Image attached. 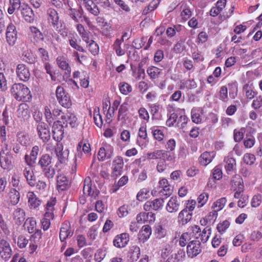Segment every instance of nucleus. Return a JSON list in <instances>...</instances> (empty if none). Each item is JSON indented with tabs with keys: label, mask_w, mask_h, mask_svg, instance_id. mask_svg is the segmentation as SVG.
<instances>
[{
	"label": "nucleus",
	"mask_w": 262,
	"mask_h": 262,
	"mask_svg": "<svg viewBox=\"0 0 262 262\" xmlns=\"http://www.w3.org/2000/svg\"><path fill=\"white\" fill-rule=\"evenodd\" d=\"M11 94L18 101H30L32 99L29 88L22 83H15L11 89Z\"/></svg>",
	"instance_id": "nucleus-1"
},
{
	"label": "nucleus",
	"mask_w": 262,
	"mask_h": 262,
	"mask_svg": "<svg viewBox=\"0 0 262 262\" xmlns=\"http://www.w3.org/2000/svg\"><path fill=\"white\" fill-rule=\"evenodd\" d=\"M188 118L185 115L184 109L178 108L176 112L171 114L166 121L169 126H177L183 128L187 124Z\"/></svg>",
	"instance_id": "nucleus-2"
},
{
	"label": "nucleus",
	"mask_w": 262,
	"mask_h": 262,
	"mask_svg": "<svg viewBox=\"0 0 262 262\" xmlns=\"http://www.w3.org/2000/svg\"><path fill=\"white\" fill-rule=\"evenodd\" d=\"M56 95L59 103L66 108H69L72 105V101L69 95L67 93L63 88L58 86L56 90Z\"/></svg>",
	"instance_id": "nucleus-3"
},
{
	"label": "nucleus",
	"mask_w": 262,
	"mask_h": 262,
	"mask_svg": "<svg viewBox=\"0 0 262 262\" xmlns=\"http://www.w3.org/2000/svg\"><path fill=\"white\" fill-rule=\"evenodd\" d=\"M6 35L7 43L9 46H13L17 40V32L15 26L11 22L7 27Z\"/></svg>",
	"instance_id": "nucleus-4"
},
{
	"label": "nucleus",
	"mask_w": 262,
	"mask_h": 262,
	"mask_svg": "<svg viewBox=\"0 0 262 262\" xmlns=\"http://www.w3.org/2000/svg\"><path fill=\"white\" fill-rule=\"evenodd\" d=\"M44 114L46 121L49 124H51L54 122V120H60L62 114L64 113L62 112L61 110L58 108H55L52 110V112H51L48 106H46Z\"/></svg>",
	"instance_id": "nucleus-5"
},
{
	"label": "nucleus",
	"mask_w": 262,
	"mask_h": 262,
	"mask_svg": "<svg viewBox=\"0 0 262 262\" xmlns=\"http://www.w3.org/2000/svg\"><path fill=\"white\" fill-rule=\"evenodd\" d=\"M164 200L161 198L156 199L152 201H148L144 205V209L146 211H159L162 209Z\"/></svg>",
	"instance_id": "nucleus-6"
},
{
	"label": "nucleus",
	"mask_w": 262,
	"mask_h": 262,
	"mask_svg": "<svg viewBox=\"0 0 262 262\" xmlns=\"http://www.w3.org/2000/svg\"><path fill=\"white\" fill-rule=\"evenodd\" d=\"M146 156L148 160L162 159L171 161L172 159V157L168 151L164 150H156L153 152H148Z\"/></svg>",
	"instance_id": "nucleus-7"
},
{
	"label": "nucleus",
	"mask_w": 262,
	"mask_h": 262,
	"mask_svg": "<svg viewBox=\"0 0 262 262\" xmlns=\"http://www.w3.org/2000/svg\"><path fill=\"white\" fill-rule=\"evenodd\" d=\"M201 252V243L198 240H192L187 246V254L188 257L193 258Z\"/></svg>",
	"instance_id": "nucleus-8"
},
{
	"label": "nucleus",
	"mask_w": 262,
	"mask_h": 262,
	"mask_svg": "<svg viewBox=\"0 0 262 262\" xmlns=\"http://www.w3.org/2000/svg\"><path fill=\"white\" fill-rule=\"evenodd\" d=\"M12 254V249L10 244L4 239L0 240V256L5 260H8Z\"/></svg>",
	"instance_id": "nucleus-9"
},
{
	"label": "nucleus",
	"mask_w": 262,
	"mask_h": 262,
	"mask_svg": "<svg viewBox=\"0 0 262 262\" xmlns=\"http://www.w3.org/2000/svg\"><path fill=\"white\" fill-rule=\"evenodd\" d=\"M16 73L19 79L24 82L28 81L30 78L31 74L29 68L23 63L17 66Z\"/></svg>",
	"instance_id": "nucleus-10"
},
{
	"label": "nucleus",
	"mask_w": 262,
	"mask_h": 262,
	"mask_svg": "<svg viewBox=\"0 0 262 262\" xmlns=\"http://www.w3.org/2000/svg\"><path fill=\"white\" fill-rule=\"evenodd\" d=\"M113 147L110 144H105L99 149L98 158L99 161H105L110 159L113 154Z\"/></svg>",
	"instance_id": "nucleus-11"
},
{
	"label": "nucleus",
	"mask_w": 262,
	"mask_h": 262,
	"mask_svg": "<svg viewBox=\"0 0 262 262\" xmlns=\"http://www.w3.org/2000/svg\"><path fill=\"white\" fill-rule=\"evenodd\" d=\"M25 20L30 23L34 20V13L32 8L26 3H23V6L18 11Z\"/></svg>",
	"instance_id": "nucleus-12"
},
{
	"label": "nucleus",
	"mask_w": 262,
	"mask_h": 262,
	"mask_svg": "<svg viewBox=\"0 0 262 262\" xmlns=\"http://www.w3.org/2000/svg\"><path fill=\"white\" fill-rule=\"evenodd\" d=\"M124 166L123 158L121 157H116L112 163V177H117L120 176Z\"/></svg>",
	"instance_id": "nucleus-13"
},
{
	"label": "nucleus",
	"mask_w": 262,
	"mask_h": 262,
	"mask_svg": "<svg viewBox=\"0 0 262 262\" xmlns=\"http://www.w3.org/2000/svg\"><path fill=\"white\" fill-rule=\"evenodd\" d=\"M37 134L43 142H48L50 139V132L43 122H39L37 126Z\"/></svg>",
	"instance_id": "nucleus-14"
},
{
	"label": "nucleus",
	"mask_w": 262,
	"mask_h": 262,
	"mask_svg": "<svg viewBox=\"0 0 262 262\" xmlns=\"http://www.w3.org/2000/svg\"><path fill=\"white\" fill-rule=\"evenodd\" d=\"M42 232L41 230H37L30 238V244L28 250L30 254H33L37 249L38 244L41 238Z\"/></svg>",
	"instance_id": "nucleus-15"
},
{
	"label": "nucleus",
	"mask_w": 262,
	"mask_h": 262,
	"mask_svg": "<svg viewBox=\"0 0 262 262\" xmlns=\"http://www.w3.org/2000/svg\"><path fill=\"white\" fill-rule=\"evenodd\" d=\"M83 192L85 195L91 196L96 199L99 194V191L95 188H92L91 181L90 177L86 178L83 182Z\"/></svg>",
	"instance_id": "nucleus-16"
},
{
	"label": "nucleus",
	"mask_w": 262,
	"mask_h": 262,
	"mask_svg": "<svg viewBox=\"0 0 262 262\" xmlns=\"http://www.w3.org/2000/svg\"><path fill=\"white\" fill-rule=\"evenodd\" d=\"M129 241V234L127 233H123L115 236L113 240V244L117 248H122L127 245Z\"/></svg>",
	"instance_id": "nucleus-17"
},
{
	"label": "nucleus",
	"mask_w": 262,
	"mask_h": 262,
	"mask_svg": "<svg viewBox=\"0 0 262 262\" xmlns=\"http://www.w3.org/2000/svg\"><path fill=\"white\" fill-rule=\"evenodd\" d=\"M180 204V201L178 197L172 196L167 203L165 209L169 213H176L179 210Z\"/></svg>",
	"instance_id": "nucleus-18"
},
{
	"label": "nucleus",
	"mask_w": 262,
	"mask_h": 262,
	"mask_svg": "<svg viewBox=\"0 0 262 262\" xmlns=\"http://www.w3.org/2000/svg\"><path fill=\"white\" fill-rule=\"evenodd\" d=\"M59 120L62 122V125L65 127H67L68 124H70L72 127L76 125L77 118L74 114L71 113L67 112L62 114Z\"/></svg>",
	"instance_id": "nucleus-19"
},
{
	"label": "nucleus",
	"mask_w": 262,
	"mask_h": 262,
	"mask_svg": "<svg viewBox=\"0 0 262 262\" xmlns=\"http://www.w3.org/2000/svg\"><path fill=\"white\" fill-rule=\"evenodd\" d=\"M73 234V231L71 229L70 223L64 222L60 228L59 238L61 242H63L67 238L71 237Z\"/></svg>",
	"instance_id": "nucleus-20"
},
{
	"label": "nucleus",
	"mask_w": 262,
	"mask_h": 262,
	"mask_svg": "<svg viewBox=\"0 0 262 262\" xmlns=\"http://www.w3.org/2000/svg\"><path fill=\"white\" fill-rule=\"evenodd\" d=\"M29 36L32 42L36 44L42 41L44 37L42 33L36 27L31 26L29 28Z\"/></svg>",
	"instance_id": "nucleus-21"
},
{
	"label": "nucleus",
	"mask_w": 262,
	"mask_h": 262,
	"mask_svg": "<svg viewBox=\"0 0 262 262\" xmlns=\"http://www.w3.org/2000/svg\"><path fill=\"white\" fill-rule=\"evenodd\" d=\"M56 63L58 67L64 73V75L68 76L71 75V68L69 63L65 57L58 56L56 58Z\"/></svg>",
	"instance_id": "nucleus-22"
},
{
	"label": "nucleus",
	"mask_w": 262,
	"mask_h": 262,
	"mask_svg": "<svg viewBox=\"0 0 262 262\" xmlns=\"http://www.w3.org/2000/svg\"><path fill=\"white\" fill-rule=\"evenodd\" d=\"M224 167L227 174H230L236 171V163L235 160L228 155L225 157Z\"/></svg>",
	"instance_id": "nucleus-23"
},
{
	"label": "nucleus",
	"mask_w": 262,
	"mask_h": 262,
	"mask_svg": "<svg viewBox=\"0 0 262 262\" xmlns=\"http://www.w3.org/2000/svg\"><path fill=\"white\" fill-rule=\"evenodd\" d=\"M55 152L58 160L61 163H65L68 159L69 154L68 149L63 150V146L62 144L58 143L55 148Z\"/></svg>",
	"instance_id": "nucleus-24"
},
{
	"label": "nucleus",
	"mask_w": 262,
	"mask_h": 262,
	"mask_svg": "<svg viewBox=\"0 0 262 262\" xmlns=\"http://www.w3.org/2000/svg\"><path fill=\"white\" fill-rule=\"evenodd\" d=\"M39 151V146L35 145L32 148L29 157L28 155H25V159L27 166H31L32 164L35 163Z\"/></svg>",
	"instance_id": "nucleus-25"
},
{
	"label": "nucleus",
	"mask_w": 262,
	"mask_h": 262,
	"mask_svg": "<svg viewBox=\"0 0 262 262\" xmlns=\"http://www.w3.org/2000/svg\"><path fill=\"white\" fill-rule=\"evenodd\" d=\"M78 38L77 34L70 33L68 36V42L70 46L77 51L84 53L85 52V50L78 43Z\"/></svg>",
	"instance_id": "nucleus-26"
},
{
	"label": "nucleus",
	"mask_w": 262,
	"mask_h": 262,
	"mask_svg": "<svg viewBox=\"0 0 262 262\" xmlns=\"http://www.w3.org/2000/svg\"><path fill=\"white\" fill-rule=\"evenodd\" d=\"M28 203L31 209H36L41 204V201L37 198L33 191H29L27 193Z\"/></svg>",
	"instance_id": "nucleus-27"
},
{
	"label": "nucleus",
	"mask_w": 262,
	"mask_h": 262,
	"mask_svg": "<svg viewBox=\"0 0 262 262\" xmlns=\"http://www.w3.org/2000/svg\"><path fill=\"white\" fill-rule=\"evenodd\" d=\"M159 185L160 188V192L163 195L166 196L170 195L172 192V187L169 185L168 180L166 179L163 178L159 182Z\"/></svg>",
	"instance_id": "nucleus-28"
},
{
	"label": "nucleus",
	"mask_w": 262,
	"mask_h": 262,
	"mask_svg": "<svg viewBox=\"0 0 262 262\" xmlns=\"http://www.w3.org/2000/svg\"><path fill=\"white\" fill-rule=\"evenodd\" d=\"M79 1L83 2V5L84 7L90 13L92 14L97 16L99 13L100 11L97 6L93 2L92 0H78Z\"/></svg>",
	"instance_id": "nucleus-29"
},
{
	"label": "nucleus",
	"mask_w": 262,
	"mask_h": 262,
	"mask_svg": "<svg viewBox=\"0 0 262 262\" xmlns=\"http://www.w3.org/2000/svg\"><path fill=\"white\" fill-rule=\"evenodd\" d=\"M140 248L138 246H132L129 247L127 257L130 262L137 261L140 256Z\"/></svg>",
	"instance_id": "nucleus-30"
},
{
	"label": "nucleus",
	"mask_w": 262,
	"mask_h": 262,
	"mask_svg": "<svg viewBox=\"0 0 262 262\" xmlns=\"http://www.w3.org/2000/svg\"><path fill=\"white\" fill-rule=\"evenodd\" d=\"M192 213L186 209H183L180 212L178 216V222L182 225L186 224L192 219Z\"/></svg>",
	"instance_id": "nucleus-31"
},
{
	"label": "nucleus",
	"mask_w": 262,
	"mask_h": 262,
	"mask_svg": "<svg viewBox=\"0 0 262 262\" xmlns=\"http://www.w3.org/2000/svg\"><path fill=\"white\" fill-rule=\"evenodd\" d=\"M17 116L21 120H27L30 116L29 106L25 103L20 104L17 110Z\"/></svg>",
	"instance_id": "nucleus-32"
},
{
	"label": "nucleus",
	"mask_w": 262,
	"mask_h": 262,
	"mask_svg": "<svg viewBox=\"0 0 262 262\" xmlns=\"http://www.w3.org/2000/svg\"><path fill=\"white\" fill-rule=\"evenodd\" d=\"M226 202V198H222L213 203L211 208L213 209L212 213L214 217L217 216V212L223 209Z\"/></svg>",
	"instance_id": "nucleus-33"
},
{
	"label": "nucleus",
	"mask_w": 262,
	"mask_h": 262,
	"mask_svg": "<svg viewBox=\"0 0 262 262\" xmlns=\"http://www.w3.org/2000/svg\"><path fill=\"white\" fill-rule=\"evenodd\" d=\"M149 216H150V222H155L156 219V215L152 212H140L139 213L136 217V220L137 223L143 224L145 222H147Z\"/></svg>",
	"instance_id": "nucleus-34"
},
{
	"label": "nucleus",
	"mask_w": 262,
	"mask_h": 262,
	"mask_svg": "<svg viewBox=\"0 0 262 262\" xmlns=\"http://www.w3.org/2000/svg\"><path fill=\"white\" fill-rule=\"evenodd\" d=\"M12 154L0 155L1 167L4 169H10L12 167Z\"/></svg>",
	"instance_id": "nucleus-35"
},
{
	"label": "nucleus",
	"mask_w": 262,
	"mask_h": 262,
	"mask_svg": "<svg viewBox=\"0 0 262 262\" xmlns=\"http://www.w3.org/2000/svg\"><path fill=\"white\" fill-rule=\"evenodd\" d=\"M151 234V228L148 225H144L139 233V239L143 242L146 241Z\"/></svg>",
	"instance_id": "nucleus-36"
},
{
	"label": "nucleus",
	"mask_w": 262,
	"mask_h": 262,
	"mask_svg": "<svg viewBox=\"0 0 262 262\" xmlns=\"http://www.w3.org/2000/svg\"><path fill=\"white\" fill-rule=\"evenodd\" d=\"M13 220L17 225H20L25 220L26 214L24 209L17 208L13 212Z\"/></svg>",
	"instance_id": "nucleus-37"
},
{
	"label": "nucleus",
	"mask_w": 262,
	"mask_h": 262,
	"mask_svg": "<svg viewBox=\"0 0 262 262\" xmlns=\"http://www.w3.org/2000/svg\"><path fill=\"white\" fill-rule=\"evenodd\" d=\"M203 110L199 107H193L191 111V119L193 122L199 124L203 120Z\"/></svg>",
	"instance_id": "nucleus-38"
},
{
	"label": "nucleus",
	"mask_w": 262,
	"mask_h": 262,
	"mask_svg": "<svg viewBox=\"0 0 262 262\" xmlns=\"http://www.w3.org/2000/svg\"><path fill=\"white\" fill-rule=\"evenodd\" d=\"M9 6L7 9L9 14H12L15 12H18L23 6L21 0H9Z\"/></svg>",
	"instance_id": "nucleus-39"
},
{
	"label": "nucleus",
	"mask_w": 262,
	"mask_h": 262,
	"mask_svg": "<svg viewBox=\"0 0 262 262\" xmlns=\"http://www.w3.org/2000/svg\"><path fill=\"white\" fill-rule=\"evenodd\" d=\"M48 20L53 26L57 25L59 16L57 11L52 8H49L47 10Z\"/></svg>",
	"instance_id": "nucleus-40"
},
{
	"label": "nucleus",
	"mask_w": 262,
	"mask_h": 262,
	"mask_svg": "<svg viewBox=\"0 0 262 262\" xmlns=\"http://www.w3.org/2000/svg\"><path fill=\"white\" fill-rule=\"evenodd\" d=\"M214 152L206 151L203 152L199 158V161L202 165H207L210 163L214 157Z\"/></svg>",
	"instance_id": "nucleus-41"
},
{
	"label": "nucleus",
	"mask_w": 262,
	"mask_h": 262,
	"mask_svg": "<svg viewBox=\"0 0 262 262\" xmlns=\"http://www.w3.org/2000/svg\"><path fill=\"white\" fill-rule=\"evenodd\" d=\"M51 164L52 157L49 155L45 154L40 157L37 164L41 169L51 165Z\"/></svg>",
	"instance_id": "nucleus-42"
},
{
	"label": "nucleus",
	"mask_w": 262,
	"mask_h": 262,
	"mask_svg": "<svg viewBox=\"0 0 262 262\" xmlns=\"http://www.w3.org/2000/svg\"><path fill=\"white\" fill-rule=\"evenodd\" d=\"M17 142L23 146H27L30 144V139L28 134L19 132L16 135Z\"/></svg>",
	"instance_id": "nucleus-43"
},
{
	"label": "nucleus",
	"mask_w": 262,
	"mask_h": 262,
	"mask_svg": "<svg viewBox=\"0 0 262 262\" xmlns=\"http://www.w3.org/2000/svg\"><path fill=\"white\" fill-rule=\"evenodd\" d=\"M97 25L101 28L102 31L108 33L111 30V25L108 23L103 17H97L96 18Z\"/></svg>",
	"instance_id": "nucleus-44"
},
{
	"label": "nucleus",
	"mask_w": 262,
	"mask_h": 262,
	"mask_svg": "<svg viewBox=\"0 0 262 262\" xmlns=\"http://www.w3.org/2000/svg\"><path fill=\"white\" fill-rule=\"evenodd\" d=\"M68 187V181L66 177L59 176L57 178V188L58 191H63Z\"/></svg>",
	"instance_id": "nucleus-45"
},
{
	"label": "nucleus",
	"mask_w": 262,
	"mask_h": 262,
	"mask_svg": "<svg viewBox=\"0 0 262 262\" xmlns=\"http://www.w3.org/2000/svg\"><path fill=\"white\" fill-rule=\"evenodd\" d=\"M122 42L123 39L117 38L112 45L113 50H115L116 55L118 56H123L125 54V50L121 47Z\"/></svg>",
	"instance_id": "nucleus-46"
},
{
	"label": "nucleus",
	"mask_w": 262,
	"mask_h": 262,
	"mask_svg": "<svg viewBox=\"0 0 262 262\" xmlns=\"http://www.w3.org/2000/svg\"><path fill=\"white\" fill-rule=\"evenodd\" d=\"M28 231L30 233H35L36 231V222L33 217H29L26 220L25 223ZM37 230H39L37 229Z\"/></svg>",
	"instance_id": "nucleus-47"
},
{
	"label": "nucleus",
	"mask_w": 262,
	"mask_h": 262,
	"mask_svg": "<svg viewBox=\"0 0 262 262\" xmlns=\"http://www.w3.org/2000/svg\"><path fill=\"white\" fill-rule=\"evenodd\" d=\"M180 9L181 10V17L183 20L185 21L190 17L192 15V12L189 7L186 4H182Z\"/></svg>",
	"instance_id": "nucleus-48"
},
{
	"label": "nucleus",
	"mask_w": 262,
	"mask_h": 262,
	"mask_svg": "<svg viewBox=\"0 0 262 262\" xmlns=\"http://www.w3.org/2000/svg\"><path fill=\"white\" fill-rule=\"evenodd\" d=\"M20 193L18 191L14 188L10 189L9 192V201L11 205H15L19 201Z\"/></svg>",
	"instance_id": "nucleus-49"
},
{
	"label": "nucleus",
	"mask_w": 262,
	"mask_h": 262,
	"mask_svg": "<svg viewBox=\"0 0 262 262\" xmlns=\"http://www.w3.org/2000/svg\"><path fill=\"white\" fill-rule=\"evenodd\" d=\"M231 185L234 189L239 187L244 188V183L242 178L239 175L235 174L231 180Z\"/></svg>",
	"instance_id": "nucleus-50"
},
{
	"label": "nucleus",
	"mask_w": 262,
	"mask_h": 262,
	"mask_svg": "<svg viewBox=\"0 0 262 262\" xmlns=\"http://www.w3.org/2000/svg\"><path fill=\"white\" fill-rule=\"evenodd\" d=\"M146 72L151 79H156L161 74L162 70L154 66H150L147 68Z\"/></svg>",
	"instance_id": "nucleus-51"
},
{
	"label": "nucleus",
	"mask_w": 262,
	"mask_h": 262,
	"mask_svg": "<svg viewBox=\"0 0 262 262\" xmlns=\"http://www.w3.org/2000/svg\"><path fill=\"white\" fill-rule=\"evenodd\" d=\"M251 107L254 110L257 112L262 115V96H259L254 99L252 104Z\"/></svg>",
	"instance_id": "nucleus-52"
},
{
	"label": "nucleus",
	"mask_w": 262,
	"mask_h": 262,
	"mask_svg": "<svg viewBox=\"0 0 262 262\" xmlns=\"http://www.w3.org/2000/svg\"><path fill=\"white\" fill-rule=\"evenodd\" d=\"M76 29L83 41L88 43L89 42V33L85 31L83 25L79 24H77Z\"/></svg>",
	"instance_id": "nucleus-53"
},
{
	"label": "nucleus",
	"mask_w": 262,
	"mask_h": 262,
	"mask_svg": "<svg viewBox=\"0 0 262 262\" xmlns=\"http://www.w3.org/2000/svg\"><path fill=\"white\" fill-rule=\"evenodd\" d=\"M151 130L152 136L156 140L161 141L163 139L164 134L162 129L158 126H154L151 128Z\"/></svg>",
	"instance_id": "nucleus-54"
},
{
	"label": "nucleus",
	"mask_w": 262,
	"mask_h": 262,
	"mask_svg": "<svg viewBox=\"0 0 262 262\" xmlns=\"http://www.w3.org/2000/svg\"><path fill=\"white\" fill-rule=\"evenodd\" d=\"M119 89L121 94L127 95L132 91V86L126 82H121L119 84Z\"/></svg>",
	"instance_id": "nucleus-55"
},
{
	"label": "nucleus",
	"mask_w": 262,
	"mask_h": 262,
	"mask_svg": "<svg viewBox=\"0 0 262 262\" xmlns=\"http://www.w3.org/2000/svg\"><path fill=\"white\" fill-rule=\"evenodd\" d=\"M69 14L75 22H79L80 19L82 18V13L80 10L71 9Z\"/></svg>",
	"instance_id": "nucleus-56"
},
{
	"label": "nucleus",
	"mask_w": 262,
	"mask_h": 262,
	"mask_svg": "<svg viewBox=\"0 0 262 262\" xmlns=\"http://www.w3.org/2000/svg\"><path fill=\"white\" fill-rule=\"evenodd\" d=\"M0 155L11 154V148L9 145L7 140L0 141Z\"/></svg>",
	"instance_id": "nucleus-57"
},
{
	"label": "nucleus",
	"mask_w": 262,
	"mask_h": 262,
	"mask_svg": "<svg viewBox=\"0 0 262 262\" xmlns=\"http://www.w3.org/2000/svg\"><path fill=\"white\" fill-rule=\"evenodd\" d=\"M106 248H102L98 249L95 254L94 258L97 262H101L106 255Z\"/></svg>",
	"instance_id": "nucleus-58"
},
{
	"label": "nucleus",
	"mask_w": 262,
	"mask_h": 262,
	"mask_svg": "<svg viewBox=\"0 0 262 262\" xmlns=\"http://www.w3.org/2000/svg\"><path fill=\"white\" fill-rule=\"evenodd\" d=\"M191 239V233L188 232L183 233L179 239V243L181 247H184L189 241Z\"/></svg>",
	"instance_id": "nucleus-59"
},
{
	"label": "nucleus",
	"mask_w": 262,
	"mask_h": 262,
	"mask_svg": "<svg viewBox=\"0 0 262 262\" xmlns=\"http://www.w3.org/2000/svg\"><path fill=\"white\" fill-rule=\"evenodd\" d=\"M156 237L161 239L164 238L167 234V230L161 225H158L155 227V229Z\"/></svg>",
	"instance_id": "nucleus-60"
},
{
	"label": "nucleus",
	"mask_w": 262,
	"mask_h": 262,
	"mask_svg": "<svg viewBox=\"0 0 262 262\" xmlns=\"http://www.w3.org/2000/svg\"><path fill=\"white\" fill-rule=\"evenodd\" d=\"M147 40V37H142L141 38L135 39L133 42V45L137 49H140L146 46V42Z\"/></svg>",
	"instance_id": "nucleus-61"
},
{
	"label": "nucleus",
	"mask_w": 262,
	"mask_h": 262,
	"mask_svg": "<svg viewBox=\"0 0 262 262\" xmlns=\"http://www.w3.org/2000/svg\"><path fill=\"white\" fill-rule=\"evenodd\" d=\"M128 106L126 103H123L120 107L118 112V119L123 120L126 116Z\"/></svg>",
	"instance_id": "nucleus-62"
},
{
	"label": "nucleus",
	"mask_w": 262,
	"mask_h": 262,
	"mask_svg": "<svg viewBox=\"0 0 262 262\" xmlns=\"http://www.w3.org/2000/svg\"><path fill=\"white\" fill-rule=\"evenodd\" d=\"M41 170L45 176L48 179L53 178L55 174V170L52 165L43 168L41 169Z\"/></svg>",
	"instance_id": "nucleus-63"
},
{
	"label": "nucleus",
	"mask_w": 262,
	"mask_h": 262,
	"mask_svg": "<svg viewBox=\"0 0 262 262\" xmlns=\"http://www.w3.org/2000/svg\"><path fill=\"white\" fill-rule=\"evenodd\" d=\"M262 203V195L257 194L254 195L251 200V206L253 208H257L260 206Z\"/></svg>",
	"instance_id": "nucleus-64"
}]
</instances>
